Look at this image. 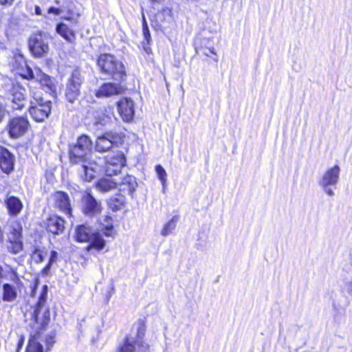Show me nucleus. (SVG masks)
I'll use <instances>...</instances> for the list:
<instances>
[{
  "instance_id": "34",
  "label": "nucleus",
  "mask_w": 352,
  "mask_h": 352,
  "mask_svg": "<svg viewBox=\"0 0 352 352\" xmlns=\"http://www.w3.org/2000/svg\"><path fill=\"white\" fill-rule=\"evenodd\" d=\"M58 258V253L57 252L53 250L51 252L50 254V258L49 261L48 265L45 267V270H49L50 268V266L52 263H55Z\"/></svg>"
},
{
  "instance_id": "29",
  "label": "nucleus",
  "mask_w": 352,
  "mask_h": 352,
  "mask_svg": "<svg viewBox=\"0 0 352 352\" xmlns=\"http://www.w3.org/2000/svg\"><path fill=\"white\" fill-rule=\"evenodd\" d=\"M125 204V198L124 196L113 197L109 200L108 204L109 208L114 211L122 209Z\"/></svg>"
},
{
  "instance_id": "19",
  "label": "nucleus",
  "mask_w": 352,
  "mask_h": 352,
  "mask_svg": "<svg viewBox=\"0 0 352 352\" xmlns=\"http://www.w3.org/2000/svg\"><path fill=\"white\" fill-rule=\"evenodd\" d=\"M65 220L60 217L54 215L46 221V229L54 234H61L65 229Z\"/></svg>"
},
{
  "instance_id": "21",
  "label": "nucleus",
  "mask_w": 352,
  "mask_h": 352,
  "mask_svg": "<svg viewBox=\"0 0 352 352\" xmlns=\"http://www.w3.org/2000/svg\"><path fill=\"white\" fill-rule=\"evenodd\" d=\"M0 168L6 174H10L14 169V156L7 149L2 150L0 153Z\"/></svg>"
},
{
  "instance_id": "10",
  "label": "nucleus",
  "mask_w": 352,
  "mask_h": 352,
  "mask_svg": "<svg viewBox=\"0 0 352 352\" xmlns=\"http://www.w3.org/2000/svg\"><path fill=\"white\" fill-rule=\"evenodd\" d=\"M26 72L23 76L27 79H35L45 89L46 91L52 92L56 89L54 80L48 75L44 74L40 69L36 68L33 71L30 67L25 65Z\"/></svg>"
},
{
  "instance_id": "37",
  "label": "nucleus",
  "mask_w": 352,
  "mask_h": 352,
  "mask_svg": "<svg viewBox=\"0 0 352 352\" xmlns=\"http://www.w3.org/2000/svg\"><path fill=\"white\" fill-rule=\"evenodd\" d=\"M324 190V191L329 196H333L334 195L333 191L332 189L329 188V186H326L325 187H322Z\"/></svg>"
},
{
  "instance_id": "38",
  "label": "nucleus",
  "mask_w": 352,
  "mask_h": 352,
  "mask_svg": "<svg viewBox=\"0 0 352 352\" xmlns=\"http://www.w3.org/2000/svg\"><path fill=\"white\" fill-rule=\"evenodd\" d=\"M14 0H0V5L10 6L12 4Z\"/></svg>"
},
{
  "instance_id": "9",
  "label": "nucleus",
  "mask_w": 352,
  "mask_h": 352,
  "mask_svg": "<svg viewBox=\"0 0 352 352\" xmlns=\"http://www.w3.org/2000/svg\"><path fill=\"white\" fill-rule=\"evenodd\" d=\"M29 48L34 57L45 56L49 52L48 37L45 33L32 35L29 39Z\"/></svg>"
},
{
  "instance_id": "26",
  "label": "nucleus",
  "mask_w": 352,
  "mask_h": 352,
  "mask_svg": "<svg viewBox=\"0 0 352 352\" xmlns=\"http://www.w3.org/2000/svg\"><path fill=\"white\" fill-rule=\"evenodd\" d=\"M102 230L106 236L113 237L116 234V231L113 226V219L111 217L106 215L103 217L102 222Z\"/></svg>"
},
{
  "instance_id": "23",
  "label": "nucleus",
  "mask_w": 352,
  "mask_h": 352,
  "mask_svg": "<svg viewBox=\"0 0 352 352\" xmlns=\"http://www.w3.org/2000/svg\"><path fill=\"white\" fill-rule=\"evenodd\" d=\"M117 181L111 178H102L96 184V188L103 192H109L117 188Z\"/></svg>"
},
{
  "instance_id": "16",
  "label": "nucleus",
  "mask_w": 352,
  "mask_h": 352,
  "mask_svg": "<svg viewBox=\"0 0 352 352\" xmlns=\"http://www.w3.org/2000/svg\"><path fill=\"white\" fill-rule=\"evenodd\" d=\"M340 168L338 165L327 169L323 174L319 184L321 187L326 186H334L339 180Z\"/></svg>"
},
{
  "instance_id": "47",
  "label": "nucleus",
  "mask_w": 352,
  "mask_h": 352,
  "mask_svg": "<svg viewBox=\"0 0 352 352\" xmlns=\"http://www.w3.org/2000/svg\"><path fill=\"white\" fill-rule=\"evenodd\" d=\"M204 54H205V55H206V56H208V52H205Z\"/></svg>"
},
{
  "instance_id": "6",
  "label": "nucleus",
  "mask_w": 352,
  "mask_h": 352,
  "mask_svg": "<svg viewBox=\"0 0 352 352\" xmlns=\"http://www.w3.org/2000/svg\"><path fill=\"white\" fill-rule=\"evenodd\" d=\"M6 248L13 254H17L23 250L22 226L19 223H13L7 233Z\"/></svg>"
},
{
  "instance_id": "31",
  "label": "nucleus",
  "mask_w": 352,
  "mask_h": 352,
  "mask_svg": "<svg viewBox=\"0 0 352 352\" xmlns=\"http://www.w3.org/2000/svg\"><path fill=\"white\" fill-rule=\"evenodd\" d=\"M155 172L157 173V177L161 181L163 187L164 188L166 183V172L164 168L161 165H157L155 166Z\"/></svg>"
},
{
  "instance_id": "7",
  "label": "nucleus",
  "mask_w": 352,
  "mask_h": 352,
  "mask_svg": "<svg viewBox=\"0 0 352 352\" xmlns=\"http://www.w3.org/2000/svg\"><path fill=\"white\" fill-rule=\"evenodd\" d=\"M126 157L122 151H113L105 157V165L104 167L107 176L116 175L121 172L122 168L126 165Z\"/></svg>"
},
{
  "instance_id": "33",
  "label": "nucleus",
  "mask_w": 352,
  "mask_h": 352,
  "mask_svg": "<svg viewBox=\"0 0 352 352\" xmlns=\"http://www.w3.org/2000/svg\"><path fill=\"white\" fill-rule=\"evenodd\" d=\"M143 34H144V38L146 41L147 43L149 44V42H150L151 38V34L149 32L148 28L146 25L144 18V24H143Z\"/></svg>"
},
{
  "instance_id": "4",
  "label": "nucleus",
  "mask_w": 352,
  "mask_h": 352,
  "mask_svg": "<svg viewBox=\"0 0 352 352\" xmlns=\"http://www.w3.org/2000/svg\"><path fill=\"white\" fill-rule=\"evenodd\" d=\"M76 239L79 242H89L88 248H94L101 250L105 245V241L102 236L87 225H80L76 227Z\"/></svg>"
},
{
  "instance_id": "5",
  "label": "nucleus",
  "mask_w": 352,
  "mask_h": 352,
  "mask_svg": "<svg viewBox=\"0 0 352 352\" xmlns=\"http://www.w3.org/2000/svg\"><path fill=\"white\" fill-rule=\"evenodd\" d=\"M32 98L28 109L30 114L36 122H43L51 112L52 102L44 100L37 93H33Z\"/></svg>"
},
{
  "instance_id": "17",
  "label": "nucleus",
  "mask_w": 352,
  "mask_h": 352,
  "mask_svg": "<svg viewBox=\"0 0 352 352\" xmlns=\"http://www.w3.org/2000/svg\"><path fill=\"white\" fill-rule=\"evenodd\" d=\"M124 88L119 84L107 82L103 84L96 92L98 98L110 97L122 94Z\"/></svg>"
},
{
  "instance_id": "39",
  "label": "nucleus",
  "mask_w": 352,
  "mask_h": 352,
  "mask_svg": "<svg viewBox=\"0 0 352 352\" xmlns=\"http://www.w3.org/2000/svg\"><path fill=\"white\" fill-rule=\"evenodd\" d=\"M78 15H77L76 16L66 17L65 19L71 21L72 22V23H74V24H76L78 23Z\"/></svg>"
},
{
  "instance_id": "43",
  "label": "nucleus",
  "mask_w": 352,
  "mask_h": 352,
  "mask_svg": "<svg viewBox=\"0 0 352 352\" xmlns=\"http://www.w3.org/2000/svg\"><path fill=\"white\" fill-rule=\"evenodd\" d=\"M1 272H2V267H0V278H1V277H2V273H1Z\"/></svg>"
},
{
  "instance_id": "18",
  "label": "nucleus",
  "mask_w": 352,
  "mask_h": 352,
  "mask_svg": "<svg viewBox=\"0 0 352 352\" xmlns=\"http://www.w3.org/2000/svg\"><path fill=\"white\" fill-rule=\"evenodd\" d=\"M117 184L119 190L129 195H132L138 186L135 177L130 175L122 177L119 182L117 181Z\"/></svg>"
},
{
  "instance_id": "40",
  "label": "nucleus",
  "mask_w": 352,
  "mask_h": 352,
  "mask_svg": "<svg viewBox=\"0 0 352 352\" xmlns=\"http://www.w3.org/2000/svg\"><path fill=\"white\" fill-rule=\"evenodd\" d=\"M54 335L50 336V338L47 340V344H52L54 342Z\"/></svg>"
},
{
  "instance_id": "1",
  "label": "nucleus",
  "mask_w": 352,
  "mask_h": 352,
  "mask_svg": "<svg viewBox=\"0 0 352 352\" xmlns=\"http://www.w3.org/2000/svg\"><path fill=\"white\" fill-rule=\"evenodd\" d=\"M91 139L85 135L80 136L75 144L69 146L70 162L78 165V175L86 182L93 180L103 169L102 160L97 162L91 159Z\"/></svg>"
},
{
  "instance_id": "22",
  "label": "nucleus",
  "mask_w": 352,
  "mask_h": 352,
  "mask_svg": "<svg viewBox=\"0 0 352 352\" xmlns=\"http://www.w3.org/2000/svg\"><path fill=\"white\" fill-rule=\"evenodd\" d=\"M5 204L9 214L12 216L18 215L23 208V204L20 199L13 195H7Z\"/></svg>"
},
{
  "instance_id": "25",
  "label": "nucleus",
  "mask_w": 352,
  "mask_h": 352,
  "mask_svg": "<svg viewBox=\"0 0 352 352\" xmlns=\"http://www.w3.org/2000/svg\"><path fill=\"white\" fill-rule=\"evenodd\" d=\"M145 329L144 327L140 326L138 329L135 346L138 352H149V345L143 341Z\"/></svg>"
},
{
  "instance_id": "20",
  "label": "nucleus",
  "mask_w": 352,
  "mask_h": 352,
  "mask_svg": "<svg viewBox=\"0 0 352 352\" xmlns=\"http://www.w3.org/2000/svg\"><path fill=\"white\" fill-rule=\"evenodd\" d=\"M25 90L19 86L13 87L11 100L14 109L20 110L25 107Z\"/></svg>"
},
{
  "instance_id": "32",
  "label": "nucleus",
  "mask_w": 352,
  "mask_h": 352,
  "mask_svg": "<svg viewBox=\"0 0 352 352\" xmlns=\"http://www.w3.org/2000/svg\"><path fill=\"white\" fill-rule=\"evenodd\" d=\"M342 294L346 296H352V280L346 281L342 287Z\"/></svg>"
},
{
  "instance_id": "28",
  "label": "nucleus",
  "mask_w": 352,
  "mask_h": 352,
  "mask_svg": "<svg viewBox=\"0 0 352 352\" xmlns=\"http://www.w3.org/2000/svg\"><path fill=\"white\" fill-rule=\"evenodd\" d=\"M16 297V292L15 289L9 284L3 285V300L4 301L11 302Z\"/></svg>"
},
{
  "instance_id": "24",
  "label": "nucleus",
  "mask_w": 352,
  "mask_h": 352,
  "mask_svg": "<svg viewBox=\"0 0 352 352\" xmlns=\"http://www.w3.org/2000/svg\"><path fill=\"white\" fill-rule=\"evenodd\" d=\"M56 32L67 41L73 43L76 38L75 33L65 23H59L56 25Z\"/></svg>"
},
{
  "instance_id": "14",
  "label": "nucleus",
  "mask_w": 352,
  "mask_h": 352,
  "mask_svg": "<svg viewBox=\"0 0 352 352\" xmlns=\"http://www.w3.org/2000/svg\"><path fill=\"white\" fill-rule=\"evenodd\" d=\"M54 200V206L65 212L66 214L71 216L72 207L70 204V200L67 193L58 191L52 195Z\"/></svg>"
},
{
  "instance_id": "8",
  "label": "nucleus",
  "mask_w": 352,
  "mask_h": 352,
  "mask_svg": "<svg viewBox=\"0 0 352 352\" xmlns=\"http://www.w3.org/2000/svg\"><path fill=\"white\" fill-rule=\"evenodd\" d=\"M83 81V77L78 70H74L66 84L65 96L67 100L74 103L80 94V87Z\"/></svg>"
},
{
  "instance_id": "41",
  "label": "nucleus",
  "mask_w": 352,
  "mask_h": 352,
  "mask_svg": "<svg viewBox=\"0 0 352 352\" xmlns=\"http://www.w3.org/2000/svg\"><path fill=\"white\" fill-rule=\"evenodd\" d=\"M35 13L37 15H41V9L40 7H38V6H36L35 7Z\"/></svg>"
},
{
  "instance_id": "46",
  "label": "nucleus",
  "mask_w": 352,
  "mask_h": 352,
  "mask_svg": "<svg viewBox=\"0 0 352 352\" xmlns=\"http://www.w3.org/2000/svg\"><path fill=\"white\" fill-rule=\"evenodd\" d=\"M204 54H205V55H206V56H208V52H205Z\"/></svg>"
},
{
  "instance_id": "27",
  "label": "nucleus",
  "mask_w": 352,
  "mask_h": 352,
  "mask_svg": "<svg viewBox=\"0 0 352 352\" xmlns=\"http://www.w3.org/2000/svg\"><path fill=\"white\" fill-rule=\"evenodd\" d=\"M179 221L178 216L173 217L166 223H165L161 230L160 234L163 236L171 234L175 230L177 223Z\"/></svg>"
},
{
  "instance_id": "13",
  "label": "nucleus",
  "mask_w": 352,
  "mask_h": 352,
  "mask_svg": "<svg viewBox=\"0 0 352 352\" xmlns=\"http://www.w3.org/2000/svg\"><path fill=\"white\" fill-rule=\"evenodd\" d=\"M29 126L28 120L23 117H16L10 120L8 133L12 138H17L25 134Z\"/></svg>"
},
{
  "instance_id": "15",
  "label": "nucleus",
  "mask_w": 352,
  "mask_h": 352,
  "mask_svg": "<svg viewBox=\"0 0 352 352\" xmlns=\"http://www.w3.org/2000/svg\"><path fill=\"white\" fill-rule=\"evenodd\" d=\"M118 109L123 121L130 122L134 116V104L133 100L122 98L118 102Z\"/></svg>"
},
{
  "instance_id": "45",
  "label": "nucleus",
  "mask_w": 352,
  "mask_h": 352,
  "mask_svg": "<svg viewBox=\"0 0 352 352\" xmlns=\"http://www.w3.org/2000/svg\"><path fill=\"white\" fill-rule=\"evenodd\" d=\"M144 50H145V51H146V52H148V50H149V48H147V47H144Z\"/></svg>"
},
{
  "instance_id": "30",
  "label": "nucleus",
  "mask_w": 352,
  "mask_h": 352,
  "mask_svg": "<svg viewBox=\"0 0 352 352\" xmlns=\"http://www.w3.org/2000/svg\"><path fill=\"white\" fill-rule=\"evenodd\" d=\"M135 349V340L132 338H126L125 342L120 347V352H133Z\"/></svg>"
},
{
  "instance_id": "42",
  "label": "nucleus",
  "mask_w": 352,
  "mask_h": 352,
  "mask_svg": "<svg viewBox=\"0 0 352 352\" xmlns=\"http://www.w3.org/2000/svg\"><path fill=\"white\" fill-rule=\"evenodd\" d=\"M210 52L212 53V54H215V52H214V49L212 47V49H209Z\"/></svg>"
},
{
  "instance_id": "35",
  "label": "nucleus",
  "mask_w": 352,
  "mask_h": 352,
  "mask_svg": "<svg viewBox=\"0 0 352 352\" xmlns=\"http://www.w3.org/2000/svg\"><path fill=\"white\" fill-rule=\"evenodd\" d=\"M6 115V108L4 105L0 102V122L2 121Z\"/></svg>"
},
{
  "instance_id": "12",
  "label": "nucleus",
  "mask_w": 352,
  "mask_h": 352,
  "mask_svg": "<svg viewBox=\"0 0 352 352\" xmlns=\"http://www.w3.org/2000/svg\"><path fill=\"white\" fill-rule=\"evenodd\" d=\"M82 212L89 217L94 216L101 212L102 206L89 192H84L82 197Z\"/></svg>"
},
{
  "instance_id": "11",
  "label": "nucleus",
  "mask_w": 352,
  "mask_h": 352,
  "mask_svg": "<svg viewBox=\"0 0 352 352\" xmlns=\"http://www.w3.org/2000/svg\"><path fill=\"white\" fill-rule=\"evenodd\" d=\"M121 140L120 134L113 132L105 133L103 135L97 138L95 146L96 151L100 153L108 151Z\"/></svg>"
},
{
  "instance_id": "36",
  "label": "nucleus",
  "mask_w": 352,
  "mask_h": 352,
  "mask_svg": "<svg viewBox=\"0 0 352 352\" xmlns=\"http://www.w3.org/2000/svg\"><path fill=\"white\" fill-rule=\"evenodd\" d=\"M48 13L58 15L60 14V11L58 8L51 7L48 9Z\"/></svg>"
},
{
  "instance_id": "3",
  "label": "nucleus",
  "mask_w": 352,
  "mask_h": 352,
  "mask_svg": "<svg viewBox=\"0 0 352 352\" xmlns=\"http://www.w3.org/2000/svg\"><path fill=\"white\" fill-rule=\"evenodd\" d=\"M98 65L101 73L119 82L124 80L126 76L124 65L115 56L110 54H100L98 58Z\"/></svg>"
},
{
  "instance_id": "44",
  "label": "nucleus",
  "mask_w": 352,
  "mask_h": 352,
  "mask_svg": "<svg viewBox=\"0 0 352 352\" xmlns=\"http://www.w3.org/2000/svg\"><path fill=\"white\" fill-rule=\"evenodd\" d=\"M39 257H40V261H43V258H42V256L41 254H39Z\"/></svg>"
},
{
  "instance_id": "2",
  "label": "nucleus",
  "mask_w": 352,
  "mask_h": 352,
  "mask_svg": "<svg viewBox=\"0 0 352 352\" xmlns=\"http://www.w3.org/2000/svg\"><path fill=\"white\" fill-rule=\"evenodd\" d=\"M46 298L47 294L43 292L32 314L28 324L30 328V338L25 352H43V346L37 341V338L50 320V312L45 306Z\"/></svg>"
}]
</instances>
